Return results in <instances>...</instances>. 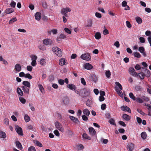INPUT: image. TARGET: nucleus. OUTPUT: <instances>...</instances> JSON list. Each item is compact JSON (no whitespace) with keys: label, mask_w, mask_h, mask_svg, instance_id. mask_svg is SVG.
<instances>
[{"label":"nucleus","mask_w":151,"mask_h":151,"mask_svg":"<svg viewBox=\"0 0 151 151\" xmlns=\"http://www.w3.org/2000/svg\"><path fill=\"white\" fill-rule=\"evenodd\" d=\"M122 117L124 120L126 121H129L131 119L130 116L125 114H123Z\"/></svg>","instance_id":"nucleus-21"},{"label":"nucleus","mask_w":151,"mask_h":151,"mask_svg":"<svg viewBox=\"0 0 151 151\" xmlns=\"http://www.w3.org/2000/svg\"><path fill=\"white\" fill-rule=\"evenodd\" d=\"M16 5V3L14 1H11L10 5L12 7L14 8Z\"/></svg>","instance_id":"nucleus-57"},{"label":"nucleus","mask_w":151,"mask_h":151,"mask_svg":"<svg viewBox=\"0 0 151 151\" xmlns=\"http://www.w3.org/2000/svg\"><path fill=\"white\" fill-rule=\"evenodd\" d=\"M144 74H145L144 75L147 77H149L150 75V73L149 70L145 68L144 70Z\"/></svg>","instance_id":"nucleus-24"},{"label":"nucleus","mask_w":151,"mask_h":151,"mask_svg":"<svg viewBox=\"0 0 151 151\" xmlns=\"http://www.w3.org/2000/svg\"><path fill=\"white\" fill-rule=\"evenodd\" d=\"M129 96L130 98L132 99L134 101L135 100L136 97L134 96V95L133 93H129Z\"/></svg>","instance_id":"nucleus-47"},{"label":"nucleus","mask_w":151,"mask_h":151,"mask_svg":"<svg viewBox=\"0 0 151 151\" xmlns=\"http://www.w3.org/2000/svg\"><path fill=\"white\" fill-rule=\"evenodd\" d=\"M54 134L57 137H59L60 136V134L58 131L57 130H55L54 131Z\"/></svg>","instance_id":"nucleus-61"},{"label":"nucleus","mask_w":151,"mask_h":151,"mask_svg":"<svg viewBox=\"0 0 151 151\" xmlns=\"http://www.w3.org/2000/svg\"><path fill=\"white\" fill-rule=\"evenodd\" d=\"M47 33L48 35H51L52 33L54 35H56L58 33V30L55 29H52L48 30Z\"/></svg>","instance_id":"nucleus-12"},{"label":"nucleus","mask_w":151,"mask_h":151,"mask_svg":"<svg viewBox=\"0 0 151 151\" xmlns=\"http://www.w3.org/2000/svg\"><path fill=\"white\" fill-rule=\"evenodd\" d=\"M115 84L116 86H118V87L120 89V90H122V87L121 85L118 82H115Z\"/></svg>","instance_id":"nucleus-49"},{"label":"nucleus","mask_w":151,"mask_h":151,"mask_svg":"<svg viewBox=\"0 0 151 151\" xmlns=\"http://www.w3.org/2000/svg\"><path fill=\"white\" fill-rule=\"evenodd\" d=\"M77 150H82L84 148L83 146L81 144L77 145L76 146Z\"/></svg>","instance_id":"nucleus-36"},{"label":"nucleus","mask_w":151,"mask_h":151,"mask_svg":"<svg viewBox=\"0 0 151 151\" xmlns=\"http://www.w3.org/2000/svg\"><path fill=\"white\" fill-rule=\"evenodd\" d=\"M141 138L143 139H146L147 136L146 133L145 132H142L141 134Z\"/></svg>","instance_id":"nucleus-35"},{"label":"nucleus","mask_w":151,"mask_h":151,"mask_svg":"<svg viewBox=\"0 0 151 151\" xmlns=\"http://www.w3.org/2000/svg\"><path fill=\"white\" fill-rule=\"evenodd\" d=\"M25 121L26 122H28L30 120L29 116L27 114H25L24 116Z\"/></svg>","instance_id":"nucleus-31"},{"label":"nucleus","mask_w":151,"mask_h":151,"mask_svg":"<svg viewBox=\"0 0 151 151\" xmlns=\"http://www.w3.org/2000/svg\"><path fill=\"white\" fill-rule=\"evenodd\" d=\"M14 12V10L11 8L7 9L5 11V13L7 14L11 13Z\"/></svg>","instance_id":"nucleus-34"},{"label":"nucleus","mask_w":151,"mask_h":151,"mask_svg":"<svg viewBox=\"0 0 151 151\" xmlns=\"http://www.w3.org/2000/svg\"><path fill=\"white\" fill-rule=\"evenodd\" d=\"M81 58L83 60L88 61L91 59V56L89 53H87L82 54Z\"/></svg>","instance_id":"nucleus-5"},{"label":"nucleus","mask_w":151,"mask_h":151,"mask_svg":"<svg viewBox=\"0 0 151 151\" xmlns=\"http://www.w3.org/2000/svg\"><path fill=\"white\" fill-rule=\"evenodd\" d=\"M16 147L20 150L22 149V147L21 143L19 141H16L15 143Z\"/></svg>","instance_id":"nucleus-25"},{"label":"nucleus","mask_w":151,"mask_h":151,"mask_svg":"<svg viewBox=\"0 0 151 151\" xmlns=\"http://www.w3.org/2000/svg\"><path fill=\"white\" fill-rule=\"evenodd\" d=\"M135 20L137 23L139 24H141L142 22V18L139 17H135Z\"/></svg>","instance_id":"nucleus-27"},{"label":"nucleus","mask_w":151,"mask_h":151,"mask_svg":"<svg viewBox=\"0 0 151 151\" xmlns=\"http://www.w3.org/2000/svg\"><path fill=\"white\" fill-rule=\"evenodd\" d=\"M86 104L89 107H91L92 105V102L91 100L89 99H88L86 102Z\"/></svg>","instance_id":"nucleus-29"},{"label":"nucleus","mask_w":151,"mask_h":151,"mask_svg":"<svg viewBox=\"0 0 151 151\" xmlns=\"http://www.w3.org/2000/svg\"><path fill=\"white\" fill-rule=\"evenodd\" d=\"M82 90L84 91V94H81V96L82 98H85L90 95L91 91L89 89L84 88L81 89V91Z\"/></svg>","instance_id":"nucleus-3"},{"label":"nucleus","mask_w":151,"mask_h":151,"mask_svg":"<svg viewBox=\"0 0 151 151\" xmlns=\"http://www.w3.org/2000/svg\"><path fill=\"white\" fill-rule=\"evenodd\" d=\"M28 151H36V149L33 146H31L28 149Z\"/></svg>","instance_id":"nucleus-54"},{"label":"nucleus","mask_w":151,"mask_h":151,"mask_svg":"<svg viewBox=\"0 0 151 151\" xmlns=\"http://www.w3.org/2000/svg\"><path fill=\"white\" fill-rule=\"evenodd\" d=\"M71 11L70 9L68 7H66L65 8H63L61 11V13L65 16L66 17L68 16L67 13L68 12H70Z\"/></svg>","instance_id":"nucleus-8"},{"label":"nucleus","mask_w":151,"mask_h":151,"mask_svg":"<svg viewBox=\"0 0 151 151\" xmlns=\"http://www.w3.org/2000/svg\"><path fill=\"white\" fill-rule=\"evenodd\" d=\"M15 130L20 135H23L22 128L18 126H16Z\"/></svg>","instance_id":"nucleus-11"},{"label":"nucleus","mask_w":151,"mask_h":151,"mask_svg":"<svg viewBox=\"0 0 151 151\" xmlns=\"http://www.w3.org/2000/svg\"><path fill=\"white\" fill-rule=\"evenodd\" d=\"M137 121L138 123L139 124H141L142 122V120L140 118L138 117H137Z\"/></svg>","instance_id":"nucleus-62"},{"label":"nucleus","mask_w":151,"mask_h":151,"mask_svg":"<svg viewBox=\"0 0 151 151\" xmlns=\"http://www.w3.org/2000/svg\"><path fill=\"white\" fill-rule=\"evenodd\" d=\"M14 69L16 71V73H17L21 71L22 69V67L19 64H17L15 66Z\"/></svg>","instance_id":"nucleus-14"},{"label":"nucleus","mask_w":151,"mask_h":151,"mask_svg":"<svg viewBox=\"0 0 151 151\" xmlns=\"http://www.w3.org/2000/svg\"><path fill=\"white\" fill-rule=\"evenodd\" d=\"M40 62L42 65H45L46 64V61L45 59L43 58L40 59Z\"/></svg>","instance_id":"nucleus-39"},{"label":"nucleus","mask_w":151,"mask_h":151,"mask_svg":"<svg viewBox=\"0 0 151 151\" xmlns=\"http://www.w3.org/2000/svg\"><path fill=\"white\" fill-rule=\"evenodd\" d=\"M91 78L93 81L95 82L97 81V77L95 75H93L91 76Z\"/></svg>","instance_id":"nucleus-51"},{"label":"nucleus","mask_w":151,"mask_h":151,"mask_svg":"<svg viewBox=\"0 0 151 151\" xmlns=\"http://www.w3.org/2000/svg\"><path fill=\"white\" fill-rule=\"evenodd\" d=\"M6 133L1 130L0 131V138L4 139L6 138Z\"/></svg>","instance_id":"nucleus-23"},{"label":"nucleus","mask_w":151,"mask_h":151,"mask_svg":"<svg viewBox=\"0 0 151 151\" xmlns=\"http://www.w3.org/2000/svg\"><path fill=\"white\" fill-rule=\"evenodd\" d=\"M52 50L58 56L61 57L62 55V52L61 50L57 47H53Z\"/></svg>","instance_id":"nucleus-1"},{"label":"nucleus","mask_w":151,"mask_h":151,"mask_svg":"<svg viewBox=\"0 0 151 151\" xmlns=\"http://www.w3.org/2000/svg\"><path fill=\"white\" fill-rule=\"evenodd\" d=\"M69 101V99L67 97H65L63 99V102L65 104H67L68 103Z\"/></svg>","instance_id":"nucleus-53"},{"label":"nucleus","mask_w":151,"mask_h":151,"mask_svg":"<svg viewBox=\"0 0 151 151\" xmlns=\"http://www.w3.org/2000/svg\"><path fill=\"white\" fill-rule=\"evenodd\" d=\"M23 86H25L28 87H30L31 85L29 82L27 81H24L22 82Z\"/></svg>","instance_id":"nucleus-28"},{"label":"nucleus","mask_w":151,"mask_h":151,"mask_svg":"<svg viewBox=\"0 0 151 151\" xmlns=\"http://www.w3.org/2000/svg\"><path fill=\"white\" fill-rule=\"evenodd\" d=\"M95 38L97 40H99L101 37V33L98 32H96L94 36Z\"/></svg>","instance_id":"nucleus-30"},{"label":"nucleus","mask_w":151,"mask_h":151,"mask_svg":"<svg viewBox=\"0 0 151 151\" xmlns=\"http://www.w3.org/2000/svg\"><path fill=\"white\" fill-rule=\"evenodd\" d=\"M82 118L83 120L84 121H87L88 120L87 116L86 115H83L82 116Z\"/></svg>","instance_id":"nucleus-60"},{"label":"nucleus","mask_w":151,"mask_h":151,"mask_svg":"<svg viewBox=\"0 0 151 151\" xmlns=\"http://www.w3.org/2000/svg\"><path fill=\"white\" fill-rule=\"evenodd\" d=\"M30 88V87H28L25 86H22V89L25 93L29 94Z\"/></svg>","instance_id":"nucleus-15"},{"label":"nucleus","mask_w":151,"mask_h":151,"mask_svg":"<svg viewBox=\"0 0 151 151\" xmlns=\"http://www.w3.org/2000/svg\"><path fill=\"white\" fill-rule=\"evenodd\" d=\"M38 86L40 90L42 93H43V92L44 91V88H43V86L40 84H38Z\"/></svg>","instance_id":"nucleus-43"},{"label":"nucleus","mask_w":151,"mask_h":151,"mask_svg":"<svg viewBox=\"0 0 151 151\" xmlns=\"http://www.w3.org/2000/svg\"><path fill=\"white\" fill-rule=\"evenodd\" d=\"M34 143L36 144L37 146L40 147H42L43 146L42 144L40 142L38 141H34Z\"/></svg>","instance_id":"nucleus-40"},{"label":"nucleus","mask_w":151,"mask_h":151,"mask_svg":"<svg viewBox=\"0 0 151 151\" xmlns=\"http://www.w3.org/2000/svg\"><path fill=\"white\" fill-rule=\"evenodd\" d=\"M69 118L74 123H75L76 124H78V123L79 122V120L78 119L75 117L70 116H69Z\"/></svg>","instance_id":"nucleus-19"},{"label":"nucleus","mask_w":151,"mask_h":151,"mask_svg":"<svg viewBox=\"0 0 151 151\" xmlns=\"http://www.w3.org/2000/svg\"><path fill=\"white\" fill-rule=\"evenodd\" d=\"M41 13L40 12H37L35 15V19L37 21H39L41 19Z\"/></svg>","instance_id":"nucleus-22"},{"label":"nucleus","mask_w":151,"mask_h":151,"mask_svg":"<svg viewBox=\"0 0 151 151\" xmlns=\"http://www.w3.org/2000/svg\"><path fill=\"white\" fill-rule=\"evenodd\" d=\"M137 111L140 114H141V115H142L143 116H145L146 115V114L144 113L142 110H141L139 109H137Z\"/></svg>","instance_id":"nucleus-56"},{"label":"nucleus","mask_w":151,"mask_h":151,"mask_svg":"<svg viewBox=\"0 0 151 151\" xmlns=\"http://www.w3.org/2000/svg\"><path fill=\"white\" fill-rule=\"evenodd\" d=\"M27 127L28 129L34 132L35 131V129L34 128L32 125L30 124H28L27 125Z\"/></svg>","instance_id":"nucleus-41"},{"label":"nucleus","mask_w":151,"mask_h":151,"mask_svg":"<svg viewBox=\"0 0 151 151\" xmlns=\"http://www.w3.org/2000/svg\"><path fill=\"white\" fill-rule=\"evenodd\" d=\"M59 65L63 66L64 65H66L67 64V60L64 58H60L59 61Z\"/></svg>","instance_id":"nucleus-10"},{"label":"nucleus","mask_w":151,"mask_h":151,"mask_svg":"<svg viewBox=\"0 0 151 151\" xmlns=\"http://www.w3.org/2000/svg\"><path fill=\"white\" fill-rule=\"evenodd\" d=\"M116 91L120 96H123L121 90H119V88H116Z\"/></svg>","instance_id":"nucleus-42"},{"label":"nucleus","mask_w":151,"mask_h":151,"mask_svg":"<svg viewBox=\"0 0 151 151\" xmlns=\"http://www.w3.org/2000/svg\"><path fill=\"white\" fill-rule=\"evenodd\" d=\"M17 93L19 95L21 96H22L23 95V92L20 88H19V87H18L17 88Z\"/></svg>","instance_id":"nucleus-33"},{"label":"nucleus","mask_w":151,"mask_h":151,"mask_svg":"<svg viewBox=\"0 0 151 151\" xmlns=\"http://www.w3.org/2000/svg\"><path fill=\"white\" fill-rule=\"evenodd\" d=\"M84 67L87 70H90L93 68V66L91 64L89 63H86Z\"/></svg>","instance_id":"nucleus-20"},{"label":"nucleus","mask_w":151,"mask_h":151,"mask_svg":"<svg viewBox=\"0 0 151 151\" xmlns=\"http://www.w3.org/2000/svg\"><path fill=\"white\" fill-rule=\"evenodd\" d=\"M121 109L123 111H126L128 112L131 113V110L130 108L128 106H123L121 107Z\"/></svg>","instance_id":"nucleus-17"},{"label":"nucleus","mask_w":151,"mask_h":151,"mask_svg":"<svg viewBox=\"0 0 151 151\" xmlns=\"http://www.w3.org/2000/svg\"><path fill=\"white\" fill-rule=\"evenodd\" d=\"M89 134L90 135L93 136L96 134V131L92 127H89L88 128Z\"/></svg>","instance_id":"nucleus-16"},{"label":"nucleus","mask_w":151,"mask_h":151,"mask_svg":"<svg viewBox=\"0 0 151 151\" xmlns=\"http://www.w3.org/2000/svg\"><path fill=\"white\" fill-rule=\"evenodd\" d=\"M17 19L16 17H14L11 19L9 22V24H12L14 22L17 21Z\"/></svg>","instance_id":"nucleus-48"},{"label":"nucleus","mask_w":151,"mask_h":151,"mask_svg":"<svg viewBox=\"0 0 151 151\" xmlns=\"http://www.w3.org/2000/svg\"><path fill=\"white\" fill-rule=\"evenodd\" d=\"M134 55L135 57L139 58L141 57V55L137 52H134Z\"/></svg>","instance_id":"nucleus-46"},{"label":"nucleus","mask_w":151,"mask_h":151,"mask_svg":"<svg viewBox=\"0 0 151 151\" xmlns=\"http://www.w3.org/2000/svg\"><path fill=\"white\" fill-rule=\"evenodd\" d=\"M55 128L60 131L63 132L64 131V129L62 124L58 122H55Z\"/></svg>","instance_id":"nucleus-4"},{"label":"nucleus","mask_w":151,"mask_h":151,"mask_svg":"<svg viewBox=\"0 0 151 151\" xmlns=\"http://www.w3.org/2000/svg\"><path fill=\"white\" fill-rule=\"evenodd\" d=\"M42 6L45 9H47V5L46 2H43L42 3Z\"/></svg>","instance_id":"nucleus-55"},{"label":"nucleus","mask_w":151,"mask_h":151,"mask_svg":"<svg viewBox=\"0 0 151 151\" xmlns=\"http://www.w3.org/2000/svg\"><path fill=\"white\" fill-rule=\"evenodd\" d=\"M138 50L140 53L142 54V55L144 57H146V56L145 51V48L143 47H139L138 49Z\"/></svg>","instance_id":"nucleus-13"},{"label":"nucleus","mask_w":151,"mask_h":151,"mask_svg":"<svg viewBox=\"0 0 151 151\" xmlns=\"http://www.w3.org/2000/svg\"><path fill=\"white\" fill-rule=\"evenodd\" d=\"M38 47L40 50L42 51H44L46 50L45 46L43 45H40Z\"/></svg>","instance_id":"nucleus-44"},{"label":"nucleus","mask_w":151,"mask_h":151,"mask_svg":"<svg viewBox=\"0 0 151 151\" xmlns=\"http://www.w3.org/2000/svg\"><path fill=\"white\" fill-rule=\"evenodd\" d=\"M32 69V67L31 65H28L27 67V70L29 71H31Z\"/></svg>","instance_id":"nucleus-64"},{"label":"nucleus","mask_w":151,"mask_h":151,"mask_svg":"<svg viewBox=\"0 0 151 151\" xmlns=\"http://www.w3.org/2000/svg\"><path fill=\"white\" fill-rule=\"evenodd\" d=\"M106 76L108 78H109L111 76V73L109 70H106L105 73Z\"/></svg>","instance_id":"nucleus-45"},{"label":"nucleus","mask_w":151,"mask_h":151,"mask_svg":"<svg viewBox=\"0 0 151 151\" xmlns=\"http://www.w3.org/2000/svg\"><path fill=\"white\" fill-rule=\"evenodd\" d=\"M43 43L46 46L50 45L53 43V40L51 39H46L43 40Z\"/></svg>","instance_id":"nucleus-6"},{"label":"nucleus","mask_w":151,"mask_h":151,"mask_svg":"<svg viewBox=\"0 0 151 151\" xmlns=\"http://www.w3.org/2000/svg\"><path fill=\"white\" fill-rule=\"evenodd\" d=\"M82 137L83 138L85 139H87L88 140H91V137L88 136V135L86 133H83L82 135Z\"/></svg>","instance_id":"nucleus-37"},{"label":"nucleus","mask_w":151,"mask_h":151,"mask_svg":"<svg viewBox=\"0 0 151 151\" xmlns=\"http://www.w3.org/2000/svg\"><path fill=\"white\" fill-rule=\"evenodd\" d=\"M83 113L84 114V115L88 116L90 114V111L88 109H86L83 110Z\"/></svg>","instance_id":"nucleus-26"},{"label":"nucleus","mask_w":151,"mask_h":151,"mask_svg":"<svg viewBox=\"0 0 151 151\" xmlns=\"http://www.w3.org/2000/svg\"><path fill=\"white\" fill-rule=\"evenodd\" d=\"M149 101V99L147 97L143 96L141 98L137 97L136 98V101L138 103L142 104L143 103L144 101Z\"/></svg>","instance_id":"nucleus-2"},{"label":"nucleus","mask_w":151,"mask_h":151,"mask_svg":"<svg viewBox=\"0 0 151 151\" xmlns=\"http://www.w3.org/2000/svg\"><path fill=\"white\" fill-rule=\"evenodd\" d=\"M137 74H138V76H139V78L143 80L144 79L145 77V76L144 75L145 74L143 72H140L138 73H137Z\"/></svg>","instance_id":"nucleus-32"},{"label":"nucleus","mask_w":151,"mask_h":151,"mask_svg":"<svg viewBox=\"0 0 151 151\" xmlns=\"http://www.w3.org/2000/svg\"><path fill=\"white\" fill-rule=\"evenodd\" d=\"M129 72L130 74L133 76L137 77L138 76V74H137L134 68L133 67H131L129 68Z\"/></svg>","instance_id":"nucleus-7"},{"label":"nucleus","mask_w":151,"mask_h":151,"mask_svg":"<svg viewBox=\"0 0 151 151\" xmlns=\"http://www.w3.org/2000/svg\"><path fill=\"white\" fill-rule=\"evenodd\" d=\"M87 25L86 26L88 27H91L92 25V21L91 19H89L87 20Z\"/></svg>","instance_id":"nucleus-38"},{"label":"nucleus","mask_w":151,"mask_h":151,"mask_svg":"<svg viewBox=\"0 0 151 151\" xmlns=\"http://www.w3.org/2000/svg\"><path fill=\"white\" fill-rule=\"evenodd\" d=\"M20 101L23 104H25L26 102V99L22 97L19 98Z\"/></svg>","instance_id":"nucleus-50"},{"label":"nucleus","mask_w":151,"mask_h":151,"mask_svg":"<svg viewBox=\"0 0 151 151\" xmlns=\"http://www.w3.org/2000/svg\"><path fill=\"white\" fill-rule=\"evenodd\" d=\"M32 60H36L37 59V57L35 55H33L31 56Z\"/></svg>","instance_id":"nucleus-59"},{"label":"nucleus","mask_w":151,"mask_h":151,"mask_svg":"<svg viewBox=\"0 0 151 151\" xmlns=\"http://www.w3.org/2000/svg\"><path fill=\"white\" fill-rule=\"evenodd\" d=\"M25 78H28L29 79H32V76L29 73H27L25 74Z\"/></svg>","instance_id":"nucleus-52"},{"label":"nucleus","mask_w":151,"mask_h":151,"mask_svg":"<svg viewBox=\"0 0 151 151\" xmlns=\"http://www.w3.org/2000/svg\"><path fill=\"white\" fill-rule=\"evenodd\" d=\"M66 86L68 88L72 91L75 90V89L76 88V86L73 84H67Z\"/></svg>","instance_id":"nucleus-18"},{"label":"nucleus","mask_w":151,"mask_h":151,"mask_svg":"<svg viewBox=\"0 0 151 151\" xmlns=\"http://www.w3.org/2000/svg\"><path fill=\"white\" fill-rule=\"evenodd\" d=\"M64 30L65 32L69 34H70L71 33V31L68 28L65 27L64 28Z\"/></svg>","instance_id":"nucleus-58"},{"label":"nucleus","mask_w":151,"mask_h":151,"mask_svg":"<svg viewBox=\"0 0 151 151\" xmlns=\"http://www.w3.org/2000/svg\"><path fill=\"white\" fill-rule=\"evenodd\" d=\"M114 45L116 46L117 48L119 47L120 46V44L119 42L116 41L115 42L114 44Z\"/></svg>","instance_id":"nucleus-63"},{"label":"nucleus","mask_w":151,"mask_h":151,"mask_svg":"<svg viewBox=\"0 0 151 151\" xmlns=\"http://www.w3.org/2000/svg\"><path fill=\"white\" fill-rule=\"evenodd\" d=\"M134 145L132 143H128L127 145V148L129 151H132L134 148Z\"/></svg>","instance_id":"nucleus-9"}]
</instances>
